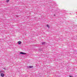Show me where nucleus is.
Returning a JSON list of instances; mask_svg holds the SVG:
<instances>
[{
	"label": "nucleus",
	"instance_id": "nucleus-1",
	"mask_svg": "<svg viewBox=\"0 0 77 77\" xmlns=\"http://www.w3.org/2000/svg\"><path fill=\"white\" fill-rule=\"evenodd\" d=\"M1 75L2 77H4V76H5V75H4L3 73H1Z\"/></svg>",
	"mask_w": 77,
	"mask_h": 77
},
{
	"label": "nucleus",
	"instance_id": "nucleus-2",
	"mask_svg": "<svg viewBox=\"0 0 77 77\" xmlns=\"http://www.w3.org/2000/svg\"><path fill=\"white\" fill-rule=\"evenodd\" d=\"M20 54H26V53L23 52H20Z\"/></svg>",
	"mask_w": 77,
	"mask_h": 77
},
{
	"label": "nucleus",
	"instance_id": "nucleus-3",
	"mask_svg": "<svg viewBox=\"0 0 77 77\" xmlns=\"http://www.w3.org/2000/svg\"><path fill=\"white\" fill-rule=\"evenodd\" d=\"M18 43L19 44H21V42L20 41L18 42Z\"/></svg>",
	"mask_w": 77,
	"mask_h": 77
},
{
	"label": "nucleus",
	"instance_id": "nucleus-4",
	"mask_svg": "<svg viewBox=\"0 0 77 77\" xmlns=\"http://www.w3.org/2000/svg\"><path fill=\"white\" fill-rule=\"evenodd\" d=\"M45 44H46V43H45V42H43L42 43V45H45Z\"/></svg>",
	"mask_w": 77,
	"mask_h": 77
},
{
	"label": "nucleus",
	"instance_id": "nucleus-5",
	"mask_svg": "<svg viewBox=\"0 0 77 77\" xmlns=\"http://www.w3.org/2000/svg\"><path fill=\"white\" fill-rule=\"evenodd\" d=\"M47 27H48V28L49 29L50 28V26L48 25H47L46 26Z\"/></svg>",
	"mask_w": 77,
	"mask_h": 77
},
{
	"label": "nucleus",
	"instance_id": "nucleus-6",
	"mask_svg": "<svg viewBox=\"0 0 77 77\" xmlns=\"http://www.w3.org/2000/svg\"><path fill=\"white\" fill-rule=\"evenodd\" d=\"M2 72H3L2 70L0 71V74H1Z\"/></svg>",
	"mask_w": 77,
	"mask_h": 77
},
{
	"label": "nucleus",
	"instance_id": "nucleus-7",
	"mask_svg": "<svg viewBox=\"0 0 77 77\" xmlns=\"http://www.w3.org/2000/svg\"><path fill=\"white\" fill-rule=\"evenodd\" d=\"M28 68H32V66H30L29 67H27Z\"/></svg>",
	"mask_w": 77,
	"mask_h": 77
},
{
	"label": "nucleus",
	"instance_id": "nucleus-8",
	"mask_svg": "<svg viewBox=\"0 0 77 77\" xmlns=\"http://www.w3.org/2000/svg\"><path fill=\"white\" fill-rule=\"evenodd\" d=\"M9 2V0H7L6 2H7V3H8Z\"/></svg>",
	"mask_w": 77,
	"mask_h": 77
},
{
	"label": "nucleus",
	"instance_id": "nucleus-9",
	"mask_svg": "<svg viewBox=\"0 0 77 77\" xmlns=\"http://www.w3.org/2000/svg\"><path fill=\"white\" fill-rule=\"evenodd\" d=\"M54 16H56V15L55 14H54Z\"/></svg>",
	"mask_w": 77,
	"mask_h": 77
},
{
	"label": "nucleus",
	"instance_id": "nucleus-10",
	"mask_svg": "<svg viewBox=\"0 0 77 77\" xmlns=\"http://www.w3.org/2000/svg\"><path fill=\"white\" fill-rule=\"evenodd\" d=\"M70 77H72L71 76H70Z\"/></svg>",
	"mask_w": 77,
	"mask_h": 77
}]
</instances>
